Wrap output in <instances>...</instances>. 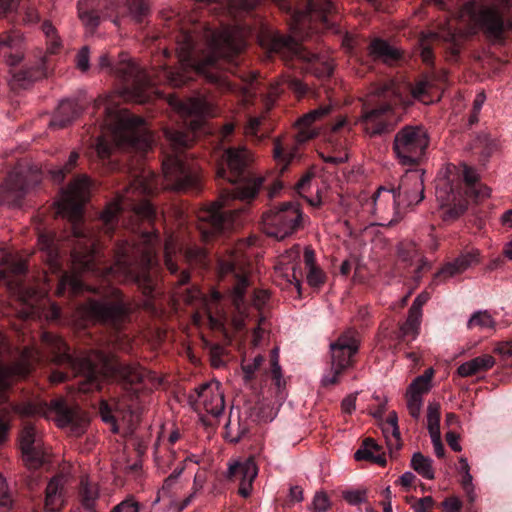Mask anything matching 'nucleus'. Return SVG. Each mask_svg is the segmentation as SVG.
<instances>
[{
	"label": "nucleus",
	"instance_id": "1",
	"mask_svg": "<svg viewBox=\"0 0 512 512\" xmlns=\"http://www.w3.org/2000/svg\"><path fill=\"white\" fill-rule=\"evenodd\" d=\"M250 29L243 25L223 26L212 29L201 26L193 32L181 30L176 36V53L181 62L180 69L162 66L153 73L141 69L132 62L127 54H121L116 66L111 64L107 54L99 57L100 69H107L131 88L132 97L137 102H145L143 92L157 83H167L180 87L191 79V73L203 74L223 91L234 93L248 102L255 95L253 82L257 75L252 73L249 79H243L245 86L232 83L226 76L211 71L216 69L220 60L231 61L247 44Z\"/></svg>",
	"mask_w": 512,
	"mask_h": 512
},
{
	"label": "nucleus",
	"instance_id": "2",
	"mask_svg": "<svg viewBox=\"0 0 512 512\" xmlns=\"http://www.w3.org/2000/svg\"><path fill=\"white\" fill-rule=\"evenodd\" d=\"M248 152L244 148H229L222 155V163L217 170V177L225 179L234 187L224 190L220 198L197 212L198 230L204 241L213 234L234 228L242 223L241 215L245 207H231L233 199L248 201L256 196L262 178H250L246 173Z\"/></svg>",
	"mask_w": 512,
	"mask_h": 512
},
{
	"label": "nucleus",
	"instance_id": "3",
	"mask_svg": "<svg viewBox=\"0 0 512 512\" xmlns=\"http://www.w3.org/2000/svg\"><path fill=\"white\" fill-rule=\"evenodd\" d=\"M90 193V180L86 175L75 178L67 189L62 191L60 200L57 202L58 214L70 221L73 243L71 258L73 273H64L58 283L56 293L61 296L66 291L76 295L85 289L79 273L91 272L94 275L100 274L97 260L99 251L94 233L82 224L83 206L88 201Z\"/></svg>",
	"mask_w": 512,
	"mask_h": 512
},
{
	"label": "nucleus",
	"instance_id": "4",
	"mask_svg": "<svg viewBox=\"0 0 512 512\" xmlns=\"http://www.w3.org/2000/svg\"><path fill=\"white\" fill-rule=\"evenodd\" d=\"M42 343L58 364H67L73 372L80 376L78 388L87 393L102 388L103 381L114 371L116 366L110 356L103 351L93 350L83 357H74L69 353L67 344L57 335L43 332ZM117 371L125 385H130L134 393L140 391L138 385L152 389L160 384L158 377L138 364H127L117 367Z\"/></svg>",
	"mask_w": 512,
	"mask_h": 512
},
{
	"label": "nucleus",
	"instance_id": "5",
	"mask_svg": "<svg viewBox=\"0 0 512 512\" xmlns=\"http://www.w3.org/2000/svg\"><path fill=\"white\" fill-rule=\"evenodd\" d=\"M129 98L128 89L118 93L100 96L94 102V108L103 116L102 126L105 132L97 138L95 150L104 165L114 169L116 164L110 161L115 147H131L141 152L148 151L153 145V136L146 128L142 117L132 115L119 108L120 98Z\"/></svg>",
	"mask_w": 512,
	"mask_h": 512
},
{
	"label": "nucleus",
	"instance_id": "6",
	"mask_svg": "<svg viewBox=\"0 0 512 512\" xmlns=\"http://www.w3.org/2000/svg\"><path fill=\"white\" fill-rule=\"evenodd\" d=\"M334 9L333 0H309L305 10L295 11L293 14V36L275 35L272 39V50L287 49L298 60L303 62V69L314 74L318 78L329 77L334 69L333 60L327 56L308 51L298 43L303 39L301 30L307 23L321 21L325 26L329 25L328 14Z\"/></svg>",
	"mask_w": 512,
	"mask_h": 512
},
{
	"label": "nucleus",
	"instance_id": "7",
	"mask_svg": "<svg viewBox=\"0 0 512 512\" xmlns=\"http://www.w3.org/2000/svg\"><path fill=\"white\" fill-rule=\"evenodd\" d=\"M158 245L159 235L154 232L143 233L137 242H122L116 250L115 264L103 273V277L109 274L122 276L127 281L135 282L145 295H151L155 281L150 270L158 264Z\"/></svg>",
	"mask_w": 512,
	"mask_h": 512
},
{
	"label": "nucleus",
	"instance_id": "8",
	"mask_svg": "<svg viewBox=\"0 0 512 512\" xmlns=\"http://www.w3.org/2000/svg\"><path fill=\"white\" fill-rule=\"evenodd\" d=\"M475 169L463 164L448 165L436 179V199L447 208L445 218H456L467 209L468 200L479 201L490 195V189L478 182Z\"/></svg>",
	"mask_w": 512,
	"mask_h": 512
},
{
	"label": "nucleus",
	"instance_id": "9",
	"mask_svg": "<svg viewBox=\"0 0 512 512\" xmlns=\"http://www.w3.org/2000/svg\"><path fill=\"white\" fill-rule=\"evenodd\" d=\"M164 134L172 149L163 161V173L169 186L175 190L194 188L198 182V165L182 151L190 145L192 137L174 128H166Z\"/></svg>",
	"mask_w": 512,
	"mask_h": 512
},
{
	"label": "nucleus",
	"instance_id": "10",
	"mask_svg": "<svg viewBox=\"0 0 512 512\" xmlns=\"http://www.w3.org/2000/svg\"><path fill=\"white\" fill-rule=\"evenodd\" d=\"M511 9L512 0H467L459 11V19L493 39H500L511 26L508 19Z\"/></svg>",
	"mask_w": 512,
	"mask_h": 512
},
{
	"label": "nucleus",
	"instance_id": "11",
	"mask_svg": "<svg viewBox=\"0 0 512 512\" xmlns=\"http://www.w3.org/2000/svg\"><path fill=\"white\" fill-rule=\"evenodd\" d=\"M21 412L25 415L55 416L57 425L61 428H69L75 436L84 433L88 424L87 414L78 405H69L64 399L52 400L49 404L40 402L26 404Z\"/></svg>",
	"mask_w": 512,
	"mask_h": 512
},
{
	"label": "nucleus",
	"instance_id": "12",
	"mask_svg": "<svg viewBox=\"0 0 512 512\" xmlns=\"http://www.w3.org/2000/svg\"><path fill=\"white\" fill-rule=\"evenodd\" d=\"M77 313L84 321L116 325L130 313V307L121 292L112 288L105 299H90L79 306Z\"/></svg>",
	"mask_w": 512,
	"mask_h": 512
},
{
	"label": "nucleus",
	"instance_id": "13",
	"mask_svg": "<svg viewBox=\"0 0 512 512\" xmlns=\"http://www.w3.org/2000/svg\"><path fill=\"white\" fill-rule=\"evenodd\" d=\"M429 137L423 126L407 125L394 136L393 151L403 166L417 165L424 157Z\"/></svg>",
	"mask_w": 512,
	"mask_h": 512
},
{
	"label": "nucleus",
	"instance_id": "14",
	"mask_svg": "<svg viewBox=\"0 0 512 512\" xmlns=\"http://www.w3.org/2000/svg\"><path fill=\"white\" fill-rule=\"evenodd\" d=\"M359 335L354 329L344 331L334 342L330 343L331 369L322 378V384L333 385L338 382L341 373L353 363V357L359 349Z\"/></svg>",
	"mask_w": 512,
	"mask_h": 512
},
{
	"label": "nucleus",
	"instance_id": "15",
	"mask_svg": "<svg viewBox=\"0 0 512 512\" xmlns=\"http://www.w3.org/2000/svg\"><path fill=\"white\" fill-rule=\"evenodd\" d=\"M303 213L296 202H286L263 215V231L276 239H284L300 226Z\"/></svg>",
	"mask_w": 512,
	"mask_h": 512
},
{
	"label": "nucleus",
	"instance_id": "16",
	"mask_svg": "<svg viewBox=\"0 0 512 512\" xmlns=\"http://www.w3.org/2000/svg\"><path fill=\"white\" fill-rule=\"evenodd\" d=\"M240 244L237 251L227 260H220L219 272L221 275L233 274L235 283L232 288L231 298L232 302L240 314L241 318L235 319V326L240 329L244 326V316L247 309L245 302V292L249 286L248 271L244 267L245 259L241 254Z\"/></svg>",
	"mask_w": 512,
	"mask_h": 512
},
{
	"label": "nucleus",
	"instance_id": "17",
	"mask_svg": "<svg viewBox=\"0 0 512 512\" xmlns=\"http://www.w3.org/2000/svg\"><path fill=\"white\" fill-rule=\"evenodd\" d=\"M39 182L37 170L15 167L0 186V204L19 207L28 191Z\"/></svg>",
	"mask_w": 512,
	"mask_h": 512
},
{
	"label": "nucleus",
	"instance_id": "18",
	"mask_svg": "<svg viewBox=\"0 0 512 512\" xmlns=\"http://www.w3.org/2000/svg\"><path fill=\"white\" fill-rule=\"evenodd\" d=\"M183 467H177L171 475H169L161 489L157 493L156 499L152 502L151 512H181L192 501L193 495H188L180 501L177 493L180 489L178 478L183 471Z\"/></svg>",
	"mask_w": 512,
	"mask_h": 512
},
{
	"label": "nucleus",
	"instance_id": "19",
	"mask_svg": "<svg viewBox=\"0 0 512 512\" xmlns=\"http://www.w3.org/2000/svg\"><path fill=\"white\" fill-rule=\"evenodd\" d=\"M5 339L0 333V390L8 387L15 377H25L31 370L32 365L40 360V352L27 346L23 349L19 360L11 365L2 363V356L5 352Z\"/></svg>",
	"mask_w": 512,
	"mask_h": 512
},
{
	"label": "nucleus",
	"instance_id": "20",
	"mask_svg": "<svg viewBox=\"0 0 512 512\" xmlns=\"http://www.w3.org/2000/svg\"><path fill=\"white\" fill-rule=\"evenodd\" d=\"M169 104L182 116L193 119L188 123L192 131L200 129L203 118L213 115V108L209 101L203 95H196L181 101L176 97L169 98Z\"/></svg>",
	"mask_w": 512,
	"mask_h": 512
},
{
	"label": "nucleus",
	"instance_id": "21",
	"mask_svg": "<svg viewBox=\"0 0 512 512\" xmlns=\"http://www.w3.org/2000/svg\"><path fill=\"white\" fill-rule=\"evenodd\" d=\"M23 461L29 469L40 467L46 459L42 438L33 424H25L20 434Z\"/></svg>",
	"mask_w": 512,
	"mask_h": 512
},
{
	"label": "nucleus",
	"instance_id": "22",
	"mask_svg": "<svg viewBox=\"0 0 512 512\" xmlns=\"http://www.w3.org/2000/svg\"><path fill=\"white\" fill-rule=\"evenodd\" d=\"M195 409L203 408L213 417L222 415L225 409L224 393L221 383L217 380H211L202 384L196 390ZM190 401H194V396H190Z\"/></svg>",
	"mask_w": 512,
	"mask_h": 512
},
{
	"label": "nucleus",
	"instance_id": "23",
	"mask_svg": "<svg viewBox=\"0 0 512 512\" xmlns=\"http://www.w3.org/2000/svg\"><path fill=\"white\" fill-rule=\"evenodd\" d=\"M396 190V199L401 206H411L424 199L423 172L420 169H410L402 176Z\"/></svg>",
	"mask_w": 512,
	"mask_h": 512
},
{
	"label": "nucleus",
	"instance_id": "24",
	"mask_svg": "<svg viewBox=\"0 0 512 512\" xmlns=\"http://www.w3.org/2000/svg\"><path fill=\"white\" fill-rule=\"evenodd\" d=\"M126 206H132L134 213L142 219L151 220L154 217V208L148 201L144 200L135 205L126 204L125 196H120L119 199L108 204L101 213L100 219L105 233L109 234L114 230L120 211Z\"/></svg>",
	"mask_w": 512,
	"mask_h": 512
},
{
	"label": "nucleus",
	"instance_id": "25",
	"mask_svg": "<svg viewBox=\"0 0 512 512\" xmlns=\"http://www.w3.org/2000/svg\"><path fill=\"white\" fill-rule=\"evenodd\" d=\"M117 4L114 0H80L78 2V16L85 27L94 30L98 24L101 15L109 17L110 12L114 11Z\"/></svg>",
	"mask_w": 512,
	"mask_h": 512
},
{
	"label": "nucleus",
	"instance_id": "26",
	"mask_svg": "<svg viewBox=\"0 0 512 512\" xmlns=\"http://www.w3.org/2000/svg\"><path fill=\"white\" fill-rule=\"evenodd\" d=\"M390 110V104H381L377 108L370 109L368 105L364 103L362 115L358 122L363 125V128L368 135H381L389 130L386 114Z\"/></svg>",
	"mask_w": 512,
	"mask_h": 512
},
{
	"label": "nucleus",
	"instance_id": "27",
	"mask_svg": "<svg viewBox=\"0 0 512 512\" xmlns=\"http://www.w3.org/2000/svg\"><path fill=\"white\" fill-rule=\"evenodd\" d=\"M367 209L379 218H386L390 214H398V210L401 207L396 199L395 187L386 189L385 187H379L373 197L366 203Z\"/></svg>",
	"mask_w": 512,
	"mask_h": 512
},
{
	"label": "nucleus",
	"instance_id": "28",
	"mask_svg": "<svg viewBox=\"0 0 512 512\" xmlns=\"http://www.w3.org/2000/svg\"><path fill=\"white\" fill-rule=\"evenodd\" d=\"M331 111L330 105H322L313 109L299 118L296 122L297 134L295 135L296 144H304L310 139L318 135V130L313 127V124L328 115Z\"/></svg>",
	"mask_w": 512,
	"mask_h": 512
},
{
	"label": "nucleus",
	"instance_id": "29",
	"mask_svg": "<svg viewBox=\"0 0 512 512\" xmlns=\"http://www.w3.org/2000/svg\"><path fill=\"white\" fill-rule=\"evenodd\" d=\"M69 476L64 473L55 475L47 484L44 507L47 512H58L65 502L66 485Z\"/></svg>",
	"mask_w": 512,
	"mask_h": 512
},
{
	"label": "nucleus",
	"instance_id": "30",
	"mask_svg": "<svg viewBox=\"0 0 512 512\" xmlns=\"http://www.w3.org/2000/svg\"><path fill=\"white\" fill-rule=\"evenodd\" d=\"M23 58L22 37L16 31L0 35V59L10 66L18 64Z\"/></svg>",
	"mask_w": 512,
	"mask_h": 512
},
{
	"label": "nucleus",
	"instance_id": "31",
	"mask_svg": "<svg viewBox=\"0 0 512 512\" xmlns=\"http://www.w3.org/2000/svg\"><path fill=\"white\" fill-rule=\"evenodd\" d=\"M479 262L478 250H472L460 254L455 260L447 262L441 270L435 275V279L447 280L459 274H462L467 269L476 265Z\"/></svg>",
	"mask_w": 512,
	"mask_h": 512
},
{
	"label": "nucleus",
	"instance_id": "32",
	"mask_svg": "<svg viewBox=\"0 0 512 512\" xmlns=\"http://www.w3.org/2000/svg\"><path fill=\"white\" fill-rule=\"evenodd\" d=\"M229 475L240 478L239 494L248 497L252 491V483L258 475V468L253 459H247L230 465Z\"/></svg>",
	"mask_w": 512,
	"mask_h": 512
},
{
	"label": "nucleus",
	"instance_id": "33",
	"mask_svg": "<svg viewBox=\"0 0 512 512\" xmlns=\"http://www.w3.org/2000/svg\"><path fill=\"white\" fill-rule=\"evenodd\" d=\"M38 246L44 254L45 261L52 272H58L60 263V245L59 239L54 234L42 233L38 237Z\"/></svg>",
	"mask_w": 512,
	"mask_h": 512
},
{
	"label": "nucleus",
	"instance_id": "34",
	"mask_svg": "<svg viewBox=\"0 0 512 512\" xmlns=\"http://www.w3.org/2000/svg\"><path fill=\"white\" fill-rule=\"evenodd\" d=\"M125 408H127L131 414L134 413L132 404H126L124 400L114 402L112 405L108 404L106 401H101L100 403L99 415L103 422L111 425V431L114 433L118 432L117 422L125 420Z\"/></svg>",
	"mask_w": 512,
	"mask_h": 512
},
{
	"label": "nucleus",
	"instance_id": "35",
	"mask_svg": "<svg viewBox=\"0 0 512 512\" xmlns=\"http://www.w3.org/2000/svg\"><path fill=\"white\" fill-rule=\"evenodd\" d=\"M82 111L81 105L76 100H62L57 111L49 123L51 128L61 129L70 124Z\"/></svg>",
	"mask_w": 512,
	"mask_h": 512
},
{
	"label": "nucleus",
	"instance_id": "36",
	"mask_svg": "<svg viewBox=\"0 0 512 512\" xmlns=\"http://www.w3.org/2000/svg\"><path fill=\"white\" fill-rule=\"evenodd\" d=\"M495 365V359L488 354L475 357L462 363L457 368V373L461 377H470L480 372H485Z\"/></svg>",
	"mask_w": 512,
	"mask_h": 512
},
{
	"label": "nucleus",
	"instance_id": "37",
	"mask_svg": "<svg viewBox=\"0 0 512 512\" xmlns=\"http://www.w3.org/2000/svg\"><path fill=\"white\" fill-rule=\"evenodd\" d=\"M46 75L47 68L44 64V61H41V63L37 64L36 66L28 67L15 73L13 75L12 81L13 84L18 87L27 88L33 82L45 77Z\"/></svg>",
	"mask_w": 512,
	"mask_h": 512
},
{
	"label": "nucleus",
	"instance_id": "38",
	"mask_svg": "<svg viewBox=\"0 0 512 512\" xmlns=\"http://www.w3.org/2000/svg\"><path fill=\"white\" fill-rule=\"evenodd\" d=\"M79 497L82 506L89 512H95L94 508L99 498V488L96 483L91 482L87 477L80 481Z\"/></svg>",
	"mask_w": 512,
	"mask_h": 512
},
{
	"label": "nucleus",
	"instance_id": "39",
	"mask_svg": "<svg viewBox=\"0 0 512 512\" xmlns=\"http://www.w3.org/2000/svg\"><path fill=\"white\" fill-rule=\"evenodd\" d=\"M368 51L373 59H380L386 63L395 61L399 57L398 50L382 39H374L370 43Z\"/></svg>",
	"mask_w": 512,
	"mask_h": 512
},
{
	"label": "nucleus",
	"instance_id": "40",
	"mask_svg": "<svg viewBox=\"0 0 512 512\" xmlns=\"http://www.w3.org/2000/svg\"><path fill=\"white\" fill-rule=\"evenodd\" d=\"M398 418L395 412L389 414L382 430L390 452L397 451L401 446Z\"/></svg>",
	"mask_w": 512,
	"mask_h": 512
},
{
	"label": "nucleus",
	"instance_id": "41",
	"mask_svg": "<svg viewBox=\"0 0 512 512\" xmlns=\"http://www.w3.org/2000/svg\"><path fill=\"white\" fill-rule=\"evenodd\" d=\"M17 289L20 299L23 301L25 307L22 314L25 318H32L38 315V309L35 305L40 297V292L34 289H26L22 284H17Z\"/></svg>",
	"mask_w": 512,
	"mask_h": 512
},
{
	"label": "nucleus",
	"instance_id": "42",
	"mask_svg": "<svg viewBox=\"0 0 512 512\" xmlns=\"http://www.w3.org/2000/svg\"><path fill=\"white\" fill-rule=\"evenodd\" d=\"M422 316L408 312L406 321L400 326L398 337L402 341H413L419 335Z\"/></svg>",
	"mask_w": 512,
	"mask_h": 512
},
{
	"label": "nucleus",
	"instance_id": "43",
	"mask_svg": "<svg viewBox=\"0 0 512 512\" xmlns=\"http://www.w3.org/2000/svg\"><path fill=\"white\" fill-rule=\"evenodd\" d=\"M432 459L424 456L420 452H415L411 458V467L423 478L432 480L435 478V472L432 466Z\"/></svg>",
	"mask_w": 512,
	"mask_h": 512
},
{
	"label": "nucleus",
	"instance_id": "44",
	"mask_svg": "<svg viewBox=\"0 0 512 512\" xmlns=\"http://www.w3.org/2000/svg\"><path fill=\"white\" fill-rule=\"evenodd\" d=\"M178 250L177 241L172 236H169L164 245V261L166 268L171 274H176L178 272V265L176 261Z\"/></svg>",
	"mask_w": 512,
	"mask_h": 512
},
{
	"label": "nucleus",
	"instance_id": "45",
	"mask_svg": "<svg viewBox=\"0 0 512 512\" xmlns=\"http://www.w3.org/2000/svg\"><path fill=\"white\" fill-rule=\"evenodd\" d=\"M434 375L433 368L427 369L424 374L416 377L409 385L407 392L416 394L420 397L431 389V380Z\"/></svg>",
	"mask_w": 512,
	"mask_h": 512
},
{
	"label": "nucleus",
	"instance_id": "46",
	"mask_svg": "<svg viewBox=\"0 0 512 512\" xmlns=\"http://www.w3.org/2000/svg\"><path fill=\"white\" fill-rule=\"evenodd\" d=\"M467 326L469 329L477 327L480 330H492L495 327V320L487 311H477L470 317Z\"/></svg>",
	"mask_w": 512,
	"mask_h": 512
},
{
	"label": "nucleus",
	"instance_id": "47",
	"mask_svg": "<svg viewBox=\"0 0 512 512\" xmlns=\"http://www.w3.org/2000/svg\"><path fill=\"white\" fill-rule=\"evenodd\" d=\"M427 428L430 436L441 435L440 406L436 402H430L427 406Z\"/></svg>",
	"mask_w": 512,
	"mask_h": 512
},
{
	"label": "nucleus",
	"instance_id": "48",
	"mask_svg": "<svg viewBox=\"0 0 512 512\" xmlns=\"http://www.w3.org/2000/svg\"><path fill=\"white\" fill-rule=\"evenodd\" d=\"M78 160L79 153L77 151H72L63 167L51 171L52 179L58 183L62 182L65 175L71 172L72 169L77 165Z\"/></svg>",
	"mask_w": 512,
	"mask_h": 512
},
{
	"label": "nucleus",
	"instance_id": "49",
	"mask_svg": "<svg viewBox=\"0 0 512 512\" xmlns=\"http://www.w3.org/2000/svg\"><path fill=\"white\" fill-rule=\"evenodd\" d=\"M42 30L47 39V51L50 54L56 53L61 45V42L56 33V29L50 22H44L42 25Z\"/></svg>",
	"mask_w": 512,
	"mask_h": 512
},
{
	"label": "nucleus",
	"instance_id": "50",
	"mask_svg": "<svg viewBox=\"0 0 512 512\" xmlns=\"http://www.w3.org/2000/svg\"><path fill=\"white\" fill-rule=\"evenodd\" d=\"M130 15L136 20L141 21L149 12V5L146 0H126Z\"/></svg>",
	"mask_w": 512,
	"mask_h": 512
},
{
	"label": "nucleus",
	"instance_id": "51",
	"mask_svg": "<svg viewBox=\"0 0 512 512\" xmlns=\"http://www.w3.org/2000/svg\"><path fill=\"white\" fill-rule=\"evenodd\" d=\"M184 257L189 264L206 266V252L203 248L189 246L185 250Z\"/></svg>",
	"mask_w": 512,
	"mask_h": 512
},
{
	"label": "nucleus",
	"instance_id": "52",
	"mask_svg": "<svg viewBox=\"0 0 512 512\" xmlns=\"http://www.w3.org/2000/svg\"><path fill=\"white\" fill-rule=\"evenodd\" d=\"M378 452H380V446L372 438H367L363 441L361 448L355 452L354 456L356 460H364L368 457H373Z\"/></svg>",
	"mask_w": 512,
	"mask_h": 512
},
{
	"label": "nucleus",
	"instance_id": "53",
	"mask_svg": "<svg viewBox=\"0 0 512 512\" xmlns=\"http://www.w3.org/2000/svg\"><path fill=\"white\" fill-rule=\"evenodd\" d=\"M438 34L429 33L428 35H424L421 37L419 42L420 56L422 61L428 65L433 63V52L430 46V38H436Z\"/></svg>",
	"mask_w": 512,
	"mask_h": 512
},
{
	"label": "nucleus",
	"instance_id": "54",
	"mask_svg": "<svg viewBox=\"0 0 512 512\" xmlns=\"http://www.w3.org/2000/svg\"><path fill=\"white\" fill-rule=\"evenodd\" d=\"M398 255L405 262H412L418 257V249L413 241H403L398 245Z\"/></svg>",
	"mask_w": 512,
	"mask_h": 512
},
{
	"label": "nucleus",
	"instance_id": "55",
	"mask_svg": "<svg viewBox=\"0 0 512 512\" xmlns=\"http://www.w3.org/2000/svg\"><path fill=\"white\" fill-rule=\"evenodd\" d=\"M407 398V409L409 414L414 419H419L421 415V409L423 405V397H420L416 394L407 392L406 393Z\"/></svg>",
	"mask_w": 512,
	"mask_h": 512
},
{
	"label": "nucleus",
	"instance_id": "56",
	"mask_svg": "<svg viewBox=\"0 0 512 512\" xmlns=\"http://www.w3.org/2000/svg\"><path fill=\"white\" fill-rule=\"evenodd\" d=\"M432 86V81L428 78H425L411 87L412 96L417 100L427 103L426 95L429 93Z\"/></svg>",
	"mask_w": 512,
	"mask_h": 512
},
{
	"label": "nucleus",
	"instance_id": "57",
	"mask_svg": "<svg viewBox=\"0 0 512 512\" xmlns=\"http://www.w3.org/2000/svg\"><path fill=\"white\" fill-rule=\"evenodd\" d=\"M263 361L264 357L262 355H257L253 358L252 361L244 360L242 362L241 367L244 373L245 381H250L253 378L254 373L259 369Z\"/></svg>",
	"mask_w": 512,
	"mask_h": 512
},
{
	"label": "nucleus",
	"instance_id": "58",
	"mask_svg": "<svg viewBox=\"0 0 512 512\" xmlns=\"http://www.w3.org/2000/svg\"><path fill=\"white\" fill-rule=\"evenodd\" d=\"M13 504L6 480L0 474V511L7 512Z\"/></svg>",
	"mask_w": 512,
	"mask_h": 512
},
{
	"label": "nucleus",
	"instance_id": "59",
	"mask_svg": "<svg viewBox=\"0 0 512 512\" xmlns=\"http://www.w3.org/2000/svg\"><path fill=\"white\" fill-rule=\"evenodd\" d=\"M374 94L379 97H400V87L393 81L390 80L386 82L385 84L377 87L374 90Z\"/></svg>",
	"mask_w": 512,
	"mask_h": 512
},
{
	"label": "nucleus",
	"instance_id": "60",
	"mask_svg": "<svg viewBox=\"0 0 512 512\" xmlns=\"http://www.w3.org/2000/svg\"><path fill=\"white\" fill-rule=\"evenodd\" d=\"M273 153L275 159L285 161L286 163H289L297 156L295 148L292 151L286 152L279 139L274 141Z\"/></svg>",
	"mask_w": 512,
	"mask_h": 512
},
{
	"label": "nucleus",
	"instance_id": "61",
	"mask_svg": "<svg viewBox=\"0 0 512 512\" xmlns=\"http://www.w3.org/2000/svg\"><path fill=\"white\" fill-rule=\"evenodd\" d=\"M330 507V500L326 493L317 492L313 498L311 509L313 512H326Z\"/></svg>",
	"mask_w": 512,
	"mask_h": 512
},
{
	"label": "nucleus",
	"instance_id": "62",
	"mask_svg": "<svg viewBox=\"0 0 512 512\" xmlns=\"http://www.w3.org/2000/svg\"><path fill=\"white\" fill-rule=\"evenodd\" d=\"M262 123V118L260 117H250L246 126H245V134L247 136L253 137L256 140H261L263 135H259L260 126Z\"/></svg>",
	"mask_w": 512,
	"mask_h": 512
},
{
	"label": "nucleus",
	"instance_id": "63",
	"mask_svg": "<svg viewBox=\"0 0 512 512\" xmlns=\"http://www.w3.org/2000/svg\"><path fill=\"white\" fill-rule=\"evenodd\" d=\"M325 281L324 272L317 266L311 269H308L307 272V282L312 287H319Z\"/></svg>",
	"mask_w": 512,
	"mask_h": 512
},
{
	"label": "nucleus",
	"instance_id": "64",
	"mask_svg": "<svg viewBox=\"0 0 512 512\" xmlns=\"http://www.w3.org/2000/svg\"><path fill=\"white\" fill-rule=\"evenodd\" d=\"M111 512H139V503L133 497H128L117 504Z\"/></svg>",
	"mask_w": 512,
	"mask_h": 512
}]
</instances>
